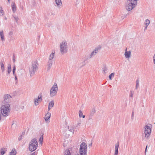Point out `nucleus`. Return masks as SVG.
Masks as SVG:
<instances>
[{"label": "nucleus", "mask_w": 155, "mask_h": 155, "mask_svg": "<svg viewBox=\"0 0 155 155\" xmlns=\"http://www.w3.org/2000/svg\"><path fill=\"white\" fill-rule=\"evenodd\" d=\"M38 61L36 60L32 62L29 68V74L31 76L34 75L37 72L38 70Z\"/></svg>", "instance_id": "f257e3e1"}, {"label": "nucleus", "mask_w": 155, "mask_h": 155, "mask_svg": "<svg viewBox=\"0 0 155 155\" xmlns=\"http://www.w3.org/2000/svg\"><path fill=\"white\" fill-rule=\"evenodd\" d=\"M152 125L150 124L145 125L144 127V137L143 140L148 139L150 137V135L151 133Z\"/></svg>", "instance_id": "f03ea898"}, {"label": "nucleus", "mask_w": 155, "mask_h": 155, "mask_svg": "<svg viewBox=\"0 0 155 155\" xmlns=\"http://www.w3.org/2000/svg\"><path fill=\"white\" fill-rule=\"evenodd\" d=\"M38 142L36 139H32L29 143L28 148L30 151L33 152L35 150L38 146Z\"/></svg>", "instance_id": "7ed1b4c3"}, {"label": "nucleus", "mask_w": 155, "mask_h": 155, "mask_svg": "<svg viewBox=\"0 0 155 155\" xmlns=\"http://www.w3.org/2000/svg\"><path fill=\"white\" fill-rule=\"evenodd\" d=\"M137 4V0H129L126 5V9L127 11H130L136 6Z\"/></svg>", "instance_id": "20e7f679"}, {"label": "nucleus", "mask_w": 155, "mask_h": 155, "mask_svg": "<svg viewBox=\"0 0 155 155\" xmlns=\"http://www.w3.org/2000/svg\"><path fill=\"white\" fill-rule=\"evenodd\" d=\"M55 52L52 51L51 53L50 54L48 57V60L47 63V71H48L52 67L53 63L52 59L55 55Z\"/></svg>", "instance_id": "39448f33"}, {"label": "nucleus", "mask_w": 155, "mask_h": 155, "mask_svg": "<svg viewBox=\"0 0 155 155\" xmlns=\"http://www.w3.org/2000/svg\"><path fill=\"white\" fill-rule=\"evenodd\" d=\"M60 51L62 54L67 52L68 51V45L66 41H63L60 45Z\"/></svg>", "instance_id": "423d86ee"}, {"label": "nucleus", "mask_w": 155, "mask_h": 155, "mask_svg": "<svg viewBox=\"0 0 155 155\" xmlns=\"http://www.w3.org/2000/svg\"><path fill=\"white\" fill-rule=\"evenodd\" d=\"M58 88L57 84L56 83H54L50 89V96L51 97H53L56 95L58 91Z\"/></svg>", "instance_id": "0eeeda50"}, {"label": "nucleus", "mask_w": 155, "mask_h": 155, "mask_svg": "<svg viewBox=\"0 0 155 155\" xmlns=\"http://www.w3.org/2000/svg\"><path fill=\"white\" fill-rule=\"evenodd\" d=\"M101 48V46L100 45H98L97 47L95 48L89 55L88 58L90 59L93 57L97 54L100 51Z\"/></svg>", "instance_id": "6e6552de"}, {"label": "nucleus", "mask_w": 155, "mask_h": 155, "mask_svg": "<svg viewBox=\"0 0 155 155\" xmlns=\"http://www.w3.org/2000/svg\"><path fill=\"white\" fill-rule=\"evenodd\" d=\"M12 98L11 96L9 94H5L3 97V100L2 102L3 104H8L11 101V99Z\"/></svg>", "instance_id": "1a4fd4ad"}, {"label": "nucleus", "mask_w": 155, "mask_h": 155, "mask_svg": "<svg viewBox=\"0 0 155 155\" xmlns=\"http://www.w3.org/2000/svg\"><path fill=\"white\" fill-rule=\"evenodd\" d=\"M42 100V96L41 94H39L37 98H35L34 99L35 105L36 106L38 105L39 104V103L41 102Z\"/></svg>", "instance_id": "9d476101"}, {"label": "nucleus", "mask_w": 155, "mask_h": 155, "mask_svg": "<svg viewBox=\"0 0 155 155\" xmlns=\"http://www.w3.org/2000/svg\"><path fill=\"white\" fill-rule=\"evenodd\" d=\"M87 145L86 143L82 142L80 146L79 151H87Z\"/></svg>", "instance_id": "9b49d317"}, {"label": "nucleus", "mask_w": 155, "mask_h": 155, "mask_svg": "<svg viewBox=\"0 0 155 155\" xmlns=\"http://www.w3.org/2000/svg\"><path fill=\"white\" fill-rule=\"evenodd\" d=\"M124 55L126 58H130L131 55V51H127V48H126L125 50Z\"/></svg>", "instance_id": "f8f14e48"}, {"label": "nucleus", "mask_w": 155, "mask_h": 155, "mask_svg": "<svg viewBox=\"0 0 155 155\" xmlns=\"http://www.w3.org/2000/svg\"><path fill=\"white\" fill-rule=\"evenodd\" d=\"M150 23V21L148 19H147L146 20L144 21V25H145V28L144 29V31H145L147 29L148 26L149 25Z\"/></svg>", "instance_id": "ddd939ff"}, {"label": "nucleus", "mask_w": 155, "mask_h": 155, "mask_svg": "<svg viewBox=\"0 0 155 155\" xmlns=\"http://www.w3.org/2000/svg\"><path fill=\"white\" fill-rule=\"evenodd\" d=\"M119 146L118 143H117L116 144L115 146V152L114 155H118V149Z\"/></svg>", "instance_id": "4468645a"}, {"label": "nucleus", "mask_w": 155, "mask_h": 155, "mask_svg": "<svg viewBox=\"0 0 155 155\" xmlns=\"http://www.w3.org/2000/svg\"><path fill=\"white\" fill-rule=\"evenodd\" d=\"M11 6L12 12L14 13H15L16 10V7L14 2H12Z\"/></svg>", "instance_id": "2eb2a0df"}, {"label": "nucleus", "mask_w": 155, "mask_h": 155, "mask_svg": "<svg viewBox=\"0 0 155 155\" xmlns=\"http://www.w3.org/2000/svg\"><path fill=\"white\" fill-rule=\"evenodd\" d=\"M0 36L2 41H4L5 40V38L4 34L3 31L1 30L0 31Z\"/></svg>", "instance_id": "dca6fc26"}, {"label": "nucleus", "mask_w": 155, "mask_h": 155, "mask_svg": "<svg viewBox=\"0 0 155 155\" xmlns=\"http://www.w3.org/2000/svg\"><path fill=\"white\" fill-rule=\"evenodd\" d=\"M51 116V114L48 112L45 115V119L46 121H48V120L50 118Z\"/></svg>", "instance_id": "f3484780"}, {"label": "nucleus", "mask_w": 155, "mask_h": 155, "mask_svg": "<svg viewBox=\"0 0 155 155\" xmlns=\"http://www.w3.org/2000/svg\"><path fill=\"white\" fill-rule=\"evenodd\" d=\"M16 153V152L15 149L13 148L12 149L11 152L9 153V155H15Z\"/></svg>", "instance_id": "a211bd4d"}, {"label": "nucleus", "mask_w": 155, "mask_h": 155, "mask_svg": "<svg viewBox=\"0 0 155 155\" xmlns=\"http://www.w3.org/2000/svg\"><path fill=\"white\" fill-rule=\"evenodd\" d=\"M56 3L58 6H60L62 5V2L61 0H55Z\"/></svg>", "instance_id": "6ab92c4d"}, {"label": "nucleus", "mask_w": 155, "mask_h": 155, "mask_svg": "<svg viewBox=\"0 0 155 155\" xmlns=\"http://www.w3.org/2000/svg\"><path fill=\"white\" fill-rule=\"evenodd\" d=\"M6 151V149L4 148H2L0 151V155H3L5 153Z\"/></svg>", "instance_id": "aec40b11"}, {"label": "nucleus", "mask_w": 155, "mask_h": 155, "mask_svg": "<svg viewBox=\"0 0 155 155\" xmlns=\"http://www.w3.org/2000/svg\"><path fill=\"white\" fill-rule=\"evenodd\" d=\"M79 116L80 118L82 117L84 118L85 117V115H83V113L81 110H79Z\"/></svg>", "instance_id": "412c9836"}, {"label": "nucleus", "mask_w": 155, "mask_h": 155, "mask_svg": "<svg viewBox=\"0 0 155 155\" xmlns=\"http://www.w3.org/2000/svg\"><path fill=\"white\" fill-rule=\"evenodd\" d=\"M1 69L2 71L3 72L5 70V68L4 66V64L2 61H1Z\"/></svg>", "instance_id": "4be33fe9"}, {"label": "nucleus", "mask_w": 155, "mask_h": 155, "mask_svg": "<svg viewBox=\"0 0 155 155\" xmlns=\"http://www.w3.org/2000/svg\"><path fill=\"white\" fill-rule=\"evenodd\" d=\"M54 105V102L53 101H51L48 104V107L52 108L53 107Z\"/></svg>", "instance_id": "5701e85b"}, {"label": "nucleus", "mask_w": 155, "mask_h": 155, "mask_svg": "<svg viewBox=\"0 0 155 155\" xmlns=\"http://www.w3.org/2000/svg\"><path fill=\"white\" fill-rule=\"evenodd\" d=\"M139 85V81L138 79H137L136 81V85L135 87V89L137 90L138 87Z\"/></svg>", "instance_id": "b1692460"}, {"label": "nucleus", "mask_w": 155, "mask_h": 155, "mask_svg": "<svg viewBox=\"0 0 155 155\" xmlns=\"http://www.w3.org/2000/svg\"><path fill=\"white\" fill-rule=\"evenodd\" d=\"M64 155H72L71 153L68 150H67L65 152Z\"/></svg>", "instance_id": "393cba45"}, {"label": "nucleus", "mask_w": 155, "mask_h": 155, "mask_svg": "<svg viewBox=\"0 0 155 155\" xmlns=\"http://www.w3.org/2000/svg\"><path fill=\"white\" fill-rule=\"evenodd\" d=\"M80 155H87V151H79Z\"/></svg>", "instance_id": "a878e982"}, {"label": "nucleus", "mask_w": 155, "mask_h": 155, "mask_svg": "<svg viewBox=\"0 0 155 155\" xmlns=\"http://www.w3.org/2000/svg\"><path fill=\"white\" fill-rule=\"evenodd\" d=\"M96 112V110L94 108H93L92 109L90 113V114L91 115H93L94 114V113H95Z\"/></svg>", "instance_id": "bb28decb"}, {"label": "nucleus", "mask_w": 155, "mask_h": 155, "mask_svg": "<svg viewBox=\"0 0 155 155\" xmlns=\"http://www.w3.org/2000/svg\"><path fill=\"white\" fill-rule=\"evenodd\" d=\"M4 14V12L3 10L2 9V7H0V16H2Z\"/></svg>", "instance_id": "cd10ccee"}, {"label": "nucleus", "mask_w": 155, "mask_h": 155, "mask_svg": "<svg viewBox=\"0 0 155 155\" xmlns=\"http://www.w3.org/2000/svg\"><path fill=\"white\" fill-rule=\"evenodd\" d=\"M12 69H11V67L10 65L8 66V74H9L10 72L11 71Z\"/></svg>", "instance_id": "c85d7f7f"}, {"label": "nucleus", "mask_w": 155, "mask_h": 155, "mask_svg": "<svg viewBox=\"0 0 155 155\" xmlns=\"http://www.w3.org/2000/svg\"><path fill=\"white\" fill-rule=\"evenodd\" d=\"M114 73H113L110 74L109 76V78L110 80H112L111 77H114Z\"/></svg>", "instance_id": "c756f323"}, {"label": "nucleus", "mask_w": 155, "mask_h": 155, "mask_svg": "<svg viewBox=\"0 0 155 155\" xmlns=\"http://www.w3.org/2000/svg\"><path fill=\"white\" fill-rule=\"evenodd\" d=\"M24 133H22V134L18 138V140L19 141H20L21 140V139H22L23 137V135H24Z\"/></svg>", "instance_id": "7c9ffc66"}, {"label": "nucleus", "mask_w": 155, "mask_h": 155, "mask_svg": "<svg viewBox=\"0 0 155 155\" xmlns=\"http://www.w3.org/2000/svg\"><path fill=\"white\" fill-rule=\"evenodd\" d=\"M13 17L15 20L17 22V21L18 20V18L17 16L13 15Z\"/></svg>", "instance_id": "2f4dec72"}, {"label": "nucleus", "mask_w": 155, "mask_h": 155, "mask_svg": "<svg viewBox=\"0 0 155 155\" xmlns=\"http://www.w3.org/2000/svg\"><path fill=\"white\" fill-rule=\"evenodd\" d=\"M43 140V135H42L41 137L39 138V141H40V142L41 143H42Z\"/></svg>", "instance_id": "473e14b6"}, {"label": "nucleus", "mask_w": 155, "mask_h": 155, "mask_svg": "<svg viewBox=\"0 0 155 155\" xmlns=\"http://www.w3.org/2000/svg\"><path fill=\"white\" fill-rule=\"evenodd\" d=\"M13 31H10L9 32L8 35L12 37L13 35Z\"/></svg>", "instance_id": "72a5a7b5"}, {"label": "nucleus", "mask_w": 155, "mask_h": 155, "mask_svg": "<svg viewBox=\"0 0 155 155\" xmlns=\"http://www.w3.org/2000/svg\"><path fill=\"white\" fill-rule=\"evenodd\" d=\"M15 70H16V68H15V66H14V67H13V70H12L13 73V74L14 75L15 74Z\"/></svg>", "instance_id": "f704fd0d"}, {"label": "nucleus", "mask_w": 155, "mask_h": 155, "mask_svg": "<svg viewBox=\"0 0 155 155\" xmlns=\"http://www.w3.org/2000/svg\"><path fill=\"white\" fill-rule=\"evenodd\" d=\"M107 70V68L106 67H104V68L103 69V70L104 73H106Z\"/></svg>", "instance_id": "c9c22d12"}, {"label": "nucleus", "mask_w": 155, "mask_h": 155, "mask_svg": "<svg viewBox=\"0 0 155 155\" xmlns=\"http://www.w3.org/2000/svg\"><path fill=\"white\" fill-rule=\"evenodd\" d=\"M130 97H133V95H134V92L132 91H130Z\"/></svg>", "instance_id": "e433bc0d"}, {"label": "nucleus", "mask_w": 155, "mask_h": 155, "mask_svg": "<svg viewBox=\"0 0 155 155\" xmlns=\"http://www.w3.org/2000/svg\"><path fill=\"white\" fill-rule=\"evenodd\" d=\"M147 145L146 146V147L145 151V155H146V152H147Z\"/></svg>", "instance_id": "4c0bfd02"}, {"label": "nucleus", "mask_w": 155, "mask_h": 155, "mask_svg": "<svg viewBox=\"0 0 155 155\" xmlns=\"http://www.w3.org/2000/svg\"><path fill=\"white\" fill-rule=\"evenodd\" d=\"M153 63L155 64V54H154V55L153 56Z\"/></svg>", "instance_id": "58836bf2"}, {"label": "nucleus", "mask_w": 155, "mask_h": 155, "mask_svg": "<svg viewBox=\"0 0 155 155\" xmlns=\"http://www.w3.org/2000/svg\"><path fill=\"white\" fill-rule=\"evenodd\" d=\"M14 75H15V80L16 81L17 80V77L15 74ZM16 82L17 81H16Z\"/></svg>", "instance_id": "ea45409f"}, {"label": "nucleus", "mask_w": 155, "mask_h": 155, "mask_svg": "<svg viewBox=\"0 0 155 155\" xmlns=\"http://www.w3.org/2000/svg\"><path fill=\"white\" fill-rule=\"evenodd\" d=\"M12 61H13V62L14 63H15L16 61L15 59L14 58L13 59Z\"/></svg>", "instance_id": "a19ab883"}, {"label": "nucleus", "mask_w": 155, "mask_h": 155, "mask_svg": "<svg viewBox=\"0 0 155 155\" xmlns=\"http://www.w3.org/2000/svg\"><path fill=\"white\" fill-rule=\"evenodd\" d=\"M31 155H35V152L33 153Z\"/></svg>", "instance_id": "79ce46f5"}, {"label": "nucleus", "mask_w": 155, "mask_h": 155, "mask_svg": "<svg viewBox=\"0 0 155 155\" xmlns=\"http://www.w3.org/2000/svg\"><path fill=\"white\" fill-rule=\"evenodd\" d=\"M51 108L48 107V111H49V110H50V109Z\"/></svg>", "instance_id": "37998d69"}, {"label": "nucleus", "mask_w": 155, "mask_h": 155, "mask_svg": "<svg viewBox=\"0 0 155 155\" xmlns=\"http://www.w3.org/2000/svg\"><path fill=\"white\" fill-rule=\"evenodd\" d=\"M92 146V143H91V144H89V147H91Z\"/></svg>", "instance_id": "c03bdc74"}, {"label": "nucleus", "mask_w": 155, "mask_h": 155, "mask_svg": "<svg viewBox=\"0 0 155 155\" xmlns=\"http://www.w3.org/2000/svg\"><path fill=\"white\" fill-rule=\"evenodd\" d=\"M8 1L9 3H10V0H8Z\"/></svg>", "instance_id": "a18cd8bd"}, {"label": "nucleus", "mask_w": 155, "mask_h": 155, "mask_svg": "<svg viewBox=\"0 0 155 155\" xmlns=\"http://www.w3.org/2000/svg\"><path fill=\"white\" fill-rule=\"evenodd\" d=\"M81 124L80 123H79L78 124V125H79L80 126V124Z\"/></svg>", "instance_id": "49530a36"}, {"label": "nucleus", "mask_w": 155, "mask_h": 155, "mask_svg": "<svg viewBox=\"0 0 155 155\" xmlns=\"http://www.w3.org/2000/svg\"><path fill=\"white\" fill-rule=\"evenodd\" d=\"M69 131H70L71 132H72V130H71V129H70V130L69 129Z\"/></svg>", "instance_id": "de8ad7c7"}, {"label": "nucleus", "mask_w": 155, "mask_h": 155, "mask_svg": "<svg viewBox=\"0 0 155 155\" xmlns=\"http://www.w3.org/2000/svg\"><path fill=\"white\" fill-rule=\"evenodd\" d=\"M51 25H47V26L48 27H49Z\"/></svg>", "instance_id": "09e8293b"}, {"label": "nucleus", "mask_w": 155, "mask_h": 155, "mask_svg": "<svg viewBox=\"0 0 155 155\" xmlns=\"http://www.w3.org/2000/svg\"><path fill=\"white\" fill-rule=\"evenodd\" d=\"M13 124H12V126L13 125Z\"/></svg>", "instance_id": "8fccbe9b"}]
</instances>
